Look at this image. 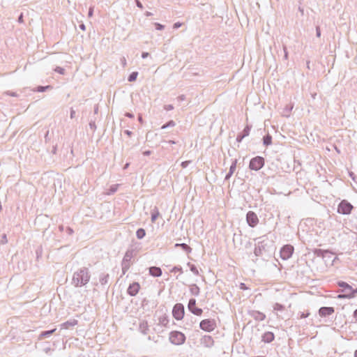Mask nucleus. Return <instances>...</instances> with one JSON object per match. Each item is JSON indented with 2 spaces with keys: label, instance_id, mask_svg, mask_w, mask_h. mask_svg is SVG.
<instances>
[{
  "label": "nucleus",
  "instance_id": "1",
  "mask_svg": "<svg viewBox=\"0 0 357 357\" xmlns=\"http://www.w3.org/2000/svg\"><path fill=\"white\" fill-rule=\"evenodd\" d=\"M91 278L89 271L86 267H82L75 271L72 279V284L77 287L86 285Z\"/></svg>",
  "mask_w": 357,
  "mask_h": 357
},
{
  "label": "nucleus",
  "instance_id": "2",
  "mask_svg": "<svg viewBox=\"0 0 357 357\" xmlns=\"http://www.w3.org/2000/svg\"><path fill=\"white\" fill-rule=\"evenodd\" d=\"M273 243L271 241H259L257 246L255 248L254 253L257 257L263 256L266 253H270L273 250Z\"/></svg>",
  "mask_w": 357,
  "mask_h": 357
},
{
  "label": "nucleus",
  "instance_id": "3",
  "mask_svg": "<svg viewBox=\"0 0 357 357\" xmlns=\"http://www.w3.org/2000/svg\"><path fill=\"white\" fill-rule=\"evenodd\" d=\"M316 254L318 257H321L326 266H333L337 257L334 256V253L328 250H317Z\"/></svg>",
  "mask_w": 357,
  "mask_h": 357
},
{
  "label": "nucleus",
  "instance_id": "4",
  "mask_svg": "<svg viewBox=\"0 0 357 357\" xmlns=\"http://www.w3.org/2000/svg\"><path fill=\"white\" fill-rule=\"evenodd\" d=\"M134 252L135 250H128L125 253V255L123 257V259L121 262V268H122V274L124 275L128 270L130 268V265L132 264L131 259L134 257Z\"/></svg>",
  "mask_w": 357,
  "mask_h": 357
},
{
  "label": "nucleus",
  "instance_id": "5",
  "mask_svg": "<svg viewBox=\"0 0 357 357\" xmlns=\"http://www.w3.org/2000/svg\"><path fill=\"white\" fill-rule=\"evenodd\" d=\"M169 341L176 345H180L185 342V336L179 331H172L169 335Z\"/></svg>",
  "mask_w": 357,
  "mask_h": 357
},
{
  "label": "nucleus",
  "instance_id": "6",
  "mask_svg": "<svg viewBox=\"0 0 357 357\" xmlns=\"http://www.w3.org/2000/svg\"><path fill=\"white\" fill-rule=\"evenodd\" d=\"M264 165V158L261 156H256L251 159L249 167L252 170L258 171Z\"/></svg>",
  "mask_w": 357,
  "mask_h": 357
},
{
  "label": "nucleus",
  "instance_id": "7",
  "mask_svg": "<svg viewBox=\"0 0 357 357\" xmlns=\"http://www.w3.org/2000/svg\"><path fill=\"white\" fill-rule=\"evenodd\" d=\"M199 327L203 331L211 332L215 328L216 324L213 319H204L200 322Z\"/></svg>",
  "mask_w": 357,
  "mask_h": 357
},
{
  "label": "nucleus",
  "instance_id": "8",
  "mask_svg": "<svg viewBox=\"0 0 357 357\" xmlns=\"http://www.w3.org/2000/svg\"><path fill=\"white\" fill-rule=\"evenodd\" d=\"M185 314L184 306L181 303H176L172 310L173 317L176 320H181L183 318Z\"/></svg>",
  "mask_w": 357,
  "mask_h": 357
},
{
  "label": "nucleus",
  "instance_id": "9",
  "mask_svg": "<svg viewBox=\"0 0 357 357\" xmlns=\"http://www.w3.org/2000/svg\"><path fill=\"white\" fill-rule=\"evenodd\" d=\"M353 206L346 200L342 201L337 208V212L341 214H349L351 212Z\"/></svg>",
  "mask_w": 357,
  "mask_h": 357
},
{
  "label": "nucleus",
  "instance_id": "10",
  "mask_svg": "<svg viewBox=\"0 0 357 357\" xmlns=\"http://www.w3.org/2000/svg\"><path fill=\"white\" fill-rule=\"evenodd\" d=\"M294 252V247L291 245H286L281 248L280 257L282 259L287 260L289 259Z\"/></svg>",
  "mask_w": 357,
  "mask_h": 357
},
{
  "label": "nucleus",
  "instance_id": "11",
  "mask_svg": "<svg viewBox=\"0 0 357 357\" xmlns=\"http://www.w3.org/2000/svg\"><path fill=\"white\" fill-rule=\"evenodd\" d=\"M246 221L250 227H255L259 222V218L255 212L250 211L246 214Z\"/></svg>",
  "mask_w": 357,
  "mask_h": 357
},
{
  "label": "nucleus",
  "instance_id": "12",
  "mask_svg": "<svg viewBox=\"0 0 357 357\" xmlns=\"http://www.w3.org/2000/svg\"><path fill=\"white\" fill-rule=\"evenodd\" d=\"M188 310L195 315L200 316L202 314V310L196 307V300L195 298H190L188 305Z\"/></svg>",
  "mask_w": 357,
  "mask_h": 357
},
{
  "label": "nucleus",
  "instance_id": "13",
  "mask_svg": "<svg viewBox=\"0 0 357 357\" xmlns=\"http://www.w3.org/2000/svg\"><path fill=\"white\" fill-rule=\"evenodd\" d=\"M200 344L207 348H211L214 344V340L211 335H204L200 339Z\"/></svg>",
  "mask_w": 357,
  "mask_h": 357
},
{
  "label": "nucleus",
  "instance_id": "14",
  "mask_svg": "<svg viewBox=\"0 0 357 357\" xmlns=\"http://www.w3.org/2000/svg\"><path fill=\"white\" fill-rule=\"evenodd\" d=\"M140 289V285L138 282H133L130 284L128 288V294L131 296H135L137 294Z\"/></svg>",
  "mask_w": 357,
  "mask_h": 357
},
{
  "label": "nucleus",
  "instance_id": "15",
  "mask_svg": "<svg viewBox=\"0 0 357 357\" xmlns=\"http://www.w3.org/2000/svg\"><path fill=\"white\" fill-rule=\"evenodd\" d=\"M335 312L333 307H321L319 310V314L320 317H325L331 315Z\"/></svg>",
  "mask_w": 357,
  "mask_h": 357
},
{
  "label": "nucleus",
  "instance_id": "16",
  "mask_svg": "<svg viewBox=\"0 0 357 357\" xmlns=\"http://www.w3.org/2000/svg\"><path fill=\"white\" fill-rule=\"evenodd\" d=\"M252 126L250 125H247L243 129L241 133H239L236 137V141L238 142H241L243 138L248 137L250 135V132L251 130Z\"/></svg>",
  "mask_w": 357,
  "mask_h": 357
},
{
  "label": "nucleus",
  "instance_id": "17",
  "mask_svg": "<svg viewBox=\"0 0 357 357\" xmlns=\"http://www.w3.org/2000/svg\"><path fill=\"white\" fill-rule=\"evenodd\" d=\"M250 315L252 317H253L256 321H263L266 318V315L259 312V311H252L250 312Z\"/></svg>",
  "mask_w": 357,
  "mask_h": 357
},
{
  "label": "nucleus",
  "instance_id": "18",
  "mask_svg": "<svg viewBox=\"0 0 357 357\" xmlns=\"http://www.w3.org/2000/svg\"><path fill=\"white\" fill-rule=\"evenodd\" d=\"M149 270V274L153 277H160L162 275V270L160 267L151 266Z\"/></svg>",
  "mask_w": 357,
  "mask_h": 357
},
{
  "label": "nucleus",
  "instance_id": "19",
  "mask_svg": "<svg viewBox=\"0 0 357 357\" xmlns=\"http://www.w3.org/2000/svg\"><path fill=\"white\" fill-rule=\"evenodd\" d=\"M77 324V320L70 319L61 324V328L63 329H69L70 327H73Z\"/></svg>",
  "mask_w": 357,
  "mask_h": 357
},
{
  "label": "nucleus",
  "instance_id": "20",
  "mask_svg": "<svg viewBox=\"0 0 357 357\" xmlns=\"http://www.w3.org/2000/svg\"><path fill=\"white\" fill-rule=\"evenodd\" d=\"M337 285L340 287L342 288V290L341 291L343 293H349V291H351V286L349 285L346 282L339 281V282H337Z\"/></svg>",
  "mask_w": 357,
  "mask_h": 357
},
{
  "label": "nucleus",
  "instance_id": "21",
  "mask_svg": "<svg viewBox=\"0 0 357 357\" xmlns=\"http://www.w3.org/2000/svg\"><path fill=\"white\" fill-rule=\"evenodd\" d=\"M56 331V328H53L52 330H50V331H43L40 333V335H38V340H43L44 338H47V337H49L51 335H52L55 331Z\"/></svg>",
  "mask_w": 357,
  "mask_h": 357
},
{
  "label": "nucleus",
  "instance_id": "22",
  "mask_svg": "<svg viewBox=\"0 0 357 357\" xmlns=\"http://www.w3.org/2000/svg\"><path fill=\"white\" fill-rule=\"evenodd\" d=\"M274 334L272 332H266L262 335V341L270 343L274 340Z\"/></svg>",
  "mask_w": 357,
  "mask_h": 357
},
{
  "label": "nucleus",
  "instance_id": "23",
  "mask_svg": "<svg viewBox=\"0 0 357 357\" xmlns=\"http://www.w3.org/2000/svg\"><path fill=\"white\" fill-rule=\"evenodd\" d=\"M109 275L108 273H101L99 276V281L102 285H105L108 283Z\"/></svg>",
  "mask_w": 357,
  "mask_h": 357
},
{
  "label": "nucleus",
  "instance_id": "24",
  "mask_svg": "<svg viewBox=\"0 0 357 357\" xmlns=\"http://www.w3.org/2000/svg\"><path fill=\"white\" fill-rule=\"evenodd\" d=\"M190 291L192 295L197 296L199 294L200 289L197 284H193L190 286Z\"/></svg>",
  "mask_w": 357,
  "mask_h": 357
},
{
  "label": "nucleus",
  "instance_id": "25",
  "mask_svg": "<svg viewBox=\"0 0 357 357\" xmlns=\"http://www.w3.org/2000/svg\"><path fill=\"white\" fill-rule=\"evenodd\" d=\"M140 332L142 333H143L144 335H146L148 333V331H149V326H148V324L146 321H142L139 324V328Z\"/></svg>",
  "mask_w": 357,
  "mask_h": 357
},
{
  "label": "nucleus",
  "instance_id": "26",
  "mask_svg": "<svg viewBox=\"0 0 357 357\" xmlns=\"http://www.w3.org/2000/svg\"><path fill=\"white\" fill-rule=\"evenodd\" d=\"M160 216L158 208L155 206L151 211V222H155L156 219Z\"/></svg>",
  "mask_w": 357,
  "mask_h": 357
},
{
  "label": "nucleus",
  "instance_id": "27",
  "mask_svg": "<svg viewBox=\"0 0 357 357\" xmlns=\"http://www.w3.org/2000/svg\"><path fill=\"white\" fill-rule=\"evenodd\" d=\"M272 143V137L268 134L265 135L263 138V144L266 146L271 145Z\"/></svg>",
  "mask_w": 357,
  "mask_h": 357
},
{
  "label": "nucleus",
  "instance_id": "28",
  "mask_svg": "<svg viewBox=\"0 0 357 357\" xmlns=\"http://www.w3.org/2000/svg\"><path fill=\"white\" fill-rule=\"evenodd\" d=\"M176 247H181L184 251L190 253L192 251V248L185 243H176Z\"/></svg>",
  "mask_w": 357,
  "mask_h": 357
},
{
  "label": "nucleus",
  "instance_id": "29",
  "mask_svg": "<svg viewBox=\"0 0 357 357\" xmlns=\"http://www.w3.org/2000/svg\"><path fill=\"white\" fill-rule=\"evenodd\" d=\"M146 235V231L144 229L139 228L136 231V236L138 239H142Z\"/></svg>",
  "mask_w": 357,
  "mask_h": 357
},
{
  "label": "nucleus",
  "instance_id": "30",
  "mask_svg": "<svg viewBox=\"0 0 357 357\" xmlns=\"http://www.w3.org/2000/svg\"><path fill=\"white\" fill-rule=\"evenodd\" d=\"M284 306L280 303H275L273 305V310L274 311H283L284 310Z\"/></svg>",
  "mask_w": 357,
  "mask_h": 357
},
{
  "label": "nucleus",
  "instance_id": "31",
  "mask_svg": "<svg viewBox=\"0 0 357 357\" xmlns=\"http://www.w3.org/2000/svg\"><path fill=\"white\" fill-rule=\"evenodd\" d=\"M188 266L190 267V271L196 275H198L199 271L194 264H191L190 262L188 263Z\"/></svg>",
  "mask_w": 357,
  "mask_h": 357
},
{
  "label": "nucleus",
  "instance_id": "32",
  "mask_svg": "<svg viewBox=\"0 0 357 357\" xmlns=\"http://www.w3.org/2000/svg\"><path fill=\"white\" fill-rule=\"evenodd\" d=\"M137 75H138V73L137 72H132L131 74H130V75L128 76V80L129 82H134L136 80L137 77Z\"/></svg>",
  "mask_w": 357,
  "mask_h": 357
},
{
  "label": "nucleus",
  "instance_id": "33",
  "mask_svg": "<svg viewBox=\"0 0 357 357\" xmlns=\"http://www.w3.org/2000/svg\"><path fill=\"white\" fill-rule=\"evenodd\" d=\"M351 296H352L349 295V293H343V294H338L337 298L339 299H344V298L351 299Z\"/></svg>",
  "mask_w": 357,
  "mask_h": 357
},
{
  "label": "nucleus",
  "instance_id": "34",
  "mask_svg": "<svg viewBox=\"0 0 357 357\" xmlns=\"http://www.w3.org/2000/svg\"><path fill=\"white\" fill-rule=\"evenodd\" d=\"M175 125H176L175 122L174 121L171 120L169 122H167V123L164 124L161 127V129H165L169 127H174V126H175Z\"/></svg>",
  "mask_w": 357,
  "mask_h": 357
},
{
  "label": "nucleus",
  "instance_id": "35",
  "mask_svg": "<svg viewBox=\"0 0 357 357\" xmlns=\"http://www.w3.org/2000/svg\"><path fill=\"white\" fill-rule=\"evenodd\" d=\"M236 163H237V160H236V159H235V160L232 162V163H231V166H230V168H229V172H231V173H233V174H234V172H235L236 168Z\"/></svg>",
  "mask_w": 357,
  "mask_h": 357
},
{
  "label": "nucleus",
  "instance_id": "36",
  "mask_svg": "<svg viewBox=\"0 0 357 357\" xmlns=\"http://www.w3.org/2000/svg\"><path fill=\"white\" fill-rule=\"evenodd\" d=\"M171 273L179 272L180 273H183V269L181 266H174L170 271Z\"/></svg>",
  "mask_w": 357,
  "mask_h": 357
},
{
  "label": "nucleus",
  "instance_id": "37",
  "mask_svg": "<svg viewBox=\"0 0 357 357\" xmlns=\"http://www.w3.org/2000/svg\"><path fill=\"white\" fill-rule=\"evenodd\" d=\"M51 88L50 86H40L37 88V91L38 92H44L47 89H50Z\"/></svg>",
  "mask_w": 357,
  "mask_h": 357
},
{
  "label": "nucleus",
  "instance_id": "38",
  "mask_svg": "<svg viewBox=\"0 0 357 357\" xmlns=\"http://www.w3.org/2000/svg\"><path fill=\"white\" fill-rule=\"evenodd\" d=\"M349 295H351V298H354L356 297V295L357 294V288L354 289L351 287V291L349 292Z\"/></svg>",
  "mask_w": 357,
  "mask_h": 357
},
{
  "label": "nucleus",
  "instance_id": "39",
  "mask_svg": "<svg viewBox=\"0 0 357 357\" xmlns=\"http://www.w3.org/2000/svg\"><path fill=\"white\" fill-rule=\"evenodd\" d=\"M159 321H160V323L164 326H166L168 323V319L165 317H160Z\"/></svg>",
  "mask_w": 357,
  "mask_h": 357
},
{
  "label": "nucleus",
  "instance_id": "40",
  "mask_svg": "<svg viewBox=\"0 0 357 357\" xmlns=\"http://www.w3.org/2000/svg\"><path fill=\"white\" fill-rule=\"evenodd\" d=\"M54 70H55L56 73H59V74H61V75L64 74V71H65V70H64L63 68H61V67H56V68L54 69Z\"/></svg>",
  "mask_w": 357,
  "mask_h": 357
},
{
  "label": "nucleus",
  "instance_id": "41",
  "mask_svg": "<svg viewBox=\"0 0 357 357\" xmlns=\"http://www.w3.org/2000/svg\"><path fill=\"white\" fill-rule=\"evenodd\" d=\"M190 163H191V160H186L182 162L181 165L183 168H186Z\"/></svg>",
  "mask_w": 357,
  "mask_h": 357
},
{
  "label": "nucleus",
  "instance_id": "42",
  "mask_svg": "<svg viewBox=\"0 0 357 357\" xmlns=\"http://www.w3.org/2000/svg\"><path fill=\"white\" fill-rule=\"evenodd\" d=\"M155 26L157 30H162L165 28V26L162 24H160L159 23H155Z\"/></svg>",
  "mask_w": 357,
  "mask_h": 357
},
{
  "label": "nucleus",
  "instance_id": "43",
  "mask_svg": "<svg viewBox=\"0 0 357 357\" xmlns=\"http://www.w3.org/2000/svg\"><path fill=\"white\" fill-rule=\"evenodd\" d=\"M164 109L167 111L174 109V106L172 105H166L164 106Z\"/></svg>",
  "mask_w": 357,
  "mask_h": 357
},
{
  "label": "nucleus",
  "instance_id": "44",
  "mask_svg": "<svg viewBox=\"0 0 357 357\" xmlns=\"http://www.w3.org/2000/svg\"><path fill=\"white\" fill-rule=\"evenodd\" d=\"M283 50L284 52V59L287 60L288 59V52L287 50V47L285 45L283 46Z\"/></svg>",
  "mask_w": 357,
  "mask_h": 357
},
{
  "label": "nucleus",
  "instance_id": "45",
  "mask_svg": "<svg viewBox=\"0 0 357 357\" xmlns=\"http://www.w3.org/2000/svg\"><path fill=\"white\" fill-rule=\"evenodd\" d=\"M309 315H310V313H309V312H307V313L302 312V313H301V314H300V318H301V319H304V318L307 317Z\"/></svg>",
  "mask_w": 357,
  "mask_h": 357
},
{
  "label": "nucleus",
  "instance_id": "46",
  "mask_svg": "<svg viewBox=\"0 0 357 357\" xmlns=\"http://www.w3.org/2000/svg\"><path fill=\"white\" fill-rule=\"evenodd\" d=\"M181 25H182V24L181 22H176V23L174 24L173 28L174 29H178V28L181 27Z\"/></svg>",
  "mask_w": 357,
  "mask_h": 357
},
{
  "label": "nucleus",
  "instance_id": "47",
  "mask_svg": "<svg viewBox=\"0 0 357 357\" xmlns=\"http://www.w3.org/2000/svg\"><path fill=\"white\" fill-rule=\"evenodd\" d=\"M316 35H317V37H320L321 36V31H320L319 26H317L316 27Z\"/></svg>",
  "mask_w": 357,
  "mask_h": 357
},
{
  "label": "nucleus",
  "instance_id": "48",
  "mask_svg": "<svg viewBox=\"0 0 357 357\" xmlns=\"http://www.w3.org/2000/svg\"><path fill=\"white\" fill-rule=\"evenodd\" d=\"M135 3H136V5L138 8L142 9L143 8V6L142 4V3L139 1V0H135Z\"/></svg>",
  "mask_w": 357,
  "mask_h": 357
},
{
  "label": "nucleus",
  "instance_id": "49",
  "mask_svg": "<svg viewBox=\"0 0 357 357\" xmlns=\"http://www.w3.org/2000/svg\"><path fill=\"white\" fill-rule=\"evenodd\" d=\"M75 117V111L71 108L70 109V118L74 119Z\"/></svg>",
  "mask_w": 357,
  "mask_h": 357
},
{
  "label": "nucleus",
  "instance_id": "50",
  "mask_svg": "<svg viewBox=\"0 0 357 357\" xmlns=\"http://www.w3.org/2000/svg\"><path fill=\"white\" fill-rule=\"evenodd\" d=\"M89 126H90V128H91V129H93V130H95V129H96V123H95V122H94V121H91V122L89 123Z\"/></svg>",
  "mask_w": 357,
  "mask_h": 357
},
{
  "label": "nucleus",
  "instance_id": "51",
  "mask_svg": "<svg viewBox=\"0 0 357 357\" xmlns=\"http://www.w3.org/2000/svg\"><path fill=\"white\" fill-rule=\"evenodd\" d=\"M353 317L354 319V322L357 323V309L354 312Z\"/></svg>",
  "mask_w": 357,
  "mask_h": 357
},
{
  "label": "nucleus",
  "instance_id": "52",
  "mask_svg": "<svg viewBox=\"0 0 357 357\" xmlns=\"http://www.w3.org/2000/svg\"><path fill=\"white\" fill-rule=\"evenodd\" d=\"M177 99L178 100V101H183V100H185V96L181 95L177 98Z\"/></svg>",
  "mask_w": 357,
  "mask_h": 357
},
{
  "label": "nucleus",
  "instance_id": "53",
  "mask_svg": "<svg viewBox=\"0 0 357 357\" xmlns=\"http://www.w3.org/2000/svg\"><path fill=\"white\" fill-rule=\"evenodd\" d=\"M233 173H231V172L229 171V172L227 174V175L225 176V180H228L230 178V177L232 176Z\"/></svg>",
  "mask_w": 357,
  "mask_h": 357
},
{
  "label": "nucleus",
  "instance_id": "54",
  "mask_svg": "<svg viewBox=\"0 0 357 357\" xmlns=\"http://www.w3.org/2000/svg\"><path fill=\"white\" fill-rule=\"evenodd\" d=\"M6 94H8V95H9V96H13V97L17 96V94H16V93H15V92L7 91V92H6Z\"/></svg>",
  "mask_w": 357,
  "mask_h": 357
},
{
  "label": "nucleus",
  "instance_id": "55",
  "mask_svg": "<svg viewBox=\"0 0 357 357\" xmlns=\"http://www.w3.org/2000/svg\"><path fill=\"white\" fill-rule=\"evenodd\" d=\"M125 116L130 119L134 118V115L132 113L129 112L126 113Z\"/></svg>",
  "mask_w": 357,
  "mask_h": 357
},
{
  "label": "nucleus",
  "instance_id": "56",
  "mask_svg": "<svg viewBox=\"0 0 357 357\" xmlns=\"http://www.w3.org/2000/svg\"><path fill=\"white\" fill-rule=\"evenodd\" d=\"M17 20H18V22L20 23H22L23 22V14L22 13L20 14V15L19 16Z\"/></svg>",
  "mask_w": 357,
  "mask_h": 357
},
{
  "label": "nucleus",
  "instance_id": "57",
  "mask_svg": "<svg viewBox=\"0 0 357 357\" xmlns=\"http://www.w3.org/2000/svg\"><path fill=\"white\" fill-rule=\"evenodd\" d=\"M349 176L352 178L353 181H355L356 178H355V175H354V173L352 172H350L349 173Z\"/></svg>",
  "mask_w": 357,
  "mask_h": 357
},
{
  "label": "nucleus",
  "instance_id": "58",
  "mask_svg": "<svg viewBox=\"0 0 357 357\" xmlns=\"http://www.w3.org/2000/svg\"><path fill=\"white\" fill-rule=\"evenodd\" d=\"M149 56V54L148 52H143L142 54V57L143 59H146Z\"/></svg>",
  "mask_w": 357,
  "mask_h": 357
},
{
  "label": "nucleus",
  "instance_id": "59",
  "mask_svg": "<svg viewBox=\"0 0 357 357\" xmlns=\"http://www.w3.org/2000/svg\"><path fill=\"white\" fill-rule=\"evenodd\" d=\"M1 242H2L3 243H6L7 242L6 235H5V234H4V235L2 236Z\"/></svg>",
  "mask_w": 357,
  "mask_h": 357
},
{
  "label": "nucleus",
  "instance_id": "60",
  "mask_svg": "<svg viewBox=\"0 0 357 357\" xmlns=\"http://www.w3.org/2000/svg\"><path fill=\"white\" fill-rule=\"evenodd\" d=\"M67 232L68 234L71 235L73 233V230L70 227H68Z\"/></svg>",
  "mask_w": 357,
  "mask_h": 357
},
{
  "label": "nucleus",
  "instance_id": "61",
  "mask_svg": "<svg viewBox=\"0 0 357 357\" xmlns=\"http://www.w3.org/2000/svg\"><path fill=\"white\" fill-rule=\"evenodd\" d=\"M43 351H45V353L48 354L51 351V348L50 347H46V348H45L43 349Z\"/></svg>",
  "mask_w": 357,
  "mask_h": 357
},
{
  "label": "nucleus",
  "instance_id": "62",
  "mask_svg": "<svg viewBox=\"0 0 357 357\" xmlns=\"http://www.w3.org/2000/svg\"><path fill=\"white\" fill-rule=\"evenodd\" d=\"M151 151H145L143 152V155H151Z\"/></svg>",
  "mask_w": 357,
  "mask_h": 357
},
{
  "label": "nucleus",
  "instance_id": "63",
  "mask_svg": "<svg viewBox=\"0 0 357 357\" xmlns=\"http://www.w3.org/2000/svg\"><path fill=\"white\" fill-rule=\"evenodd\" d=\"M240 288H241V289H247V287H246V286H245V284L244 283H241V284H240Z\"/></svg>",
  "mask_w": 357,
  "mask_h": 357
},
{
  "label": "nucleus",
  "instance_id": "64",
  "mask_svg": "<svg viewBox=\"0 0 357 357\" xmlns=\"http://www.w3.org/2000/svg\"><path fill=\"white\" fill-rule=\"evenodd\" d=\"M125 132L127 135H128V136H131V135H132V132H131V131H130V130H125V132Z\"/></svg>",
  "mask_w": 357,
  "mask_h": 357
}]
</instances>
